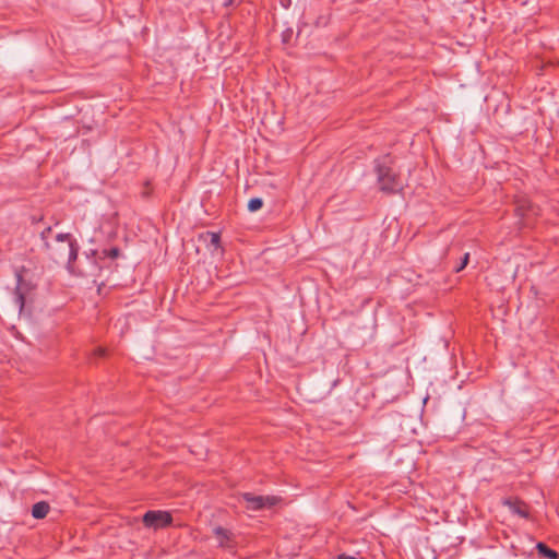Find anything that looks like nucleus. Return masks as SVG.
<instances>
[{
  "label": "nucleus",
  "mask_w": 559,
  "mask_h": 559,
  "mask_svg": "<svg viewBox=\"0 0 559 559\" xmlns=\"http://www.w3.org/2000/svg\"><path fill=\"white\" fill-rule=\"evenodd\" d=\"M502 504L508 507V509L513 514H516L522 519L530 518L528 506L524 501H522L518 498H506V499H503Z\"/></svg>",
  "instance_id": "nucleus-5"
},
{
  "label": "nucleus",
  "mask_w": 559,
  "mask_h": 559,
  "mask_svg": "<svg viewBox=\"0 0 559 559\" xmlns=\"http://www.w3.org/2000/svg\"><path fill=\"white\" fill-rule=\"evenodd\" d=\"M263 206V200L261 198H252L248 202V211L257 212L261 210Z\"/></svg>",
  "instance_id": "nucleus-11"
},
{
  "label": "nucleus",
  "mask_w": 559,
  "mask_h": 559,
  "mask_svg": "<svg viewBox=\"0 0 559 559\" xmlns=\"http://www.w3.org/2000/svg\"><path fill=\"white\" fill-rule=\"evenodd\" d=\"M49 510H50V506L48 502L39 501V502H36L32 507V515H33V518L40 520V519L46 518Z\"/></svg>",
  "instance_id": "nucleus-7"
},
{
  "label": "nucleus",
  "mask_w": 559,
  "mask_h": 559,
  "mask_svg": "<svg viewBox=\"0 0 559 559\" xmlns=\"http://www.w3.org/2000/svg\"><path fill=\"white\" fill-rule=\"evenodd\" d=\"M519 211H522L521 215H525L524 211H533V206L528 201H525L522 205L518 207Z\"/></svg>",
  "instance_id": "nucleus-14"
},
{
  "label": "nucleus",
  "mask_w": 559,
  "mask_h": 559,
  "mask_svg": "<svg viewBox=\"0 0 559 559\" xmlns=\"http://www.w3.org/2000/svg\"><path fill=\"white\" fill-rule=\"evenodd\" d=\"M374 170L380 190L385 193H397L403 190V182L392 167L389 155L376 159Z\"/></svg>",
  "instance_id": "nucleus-2"
},
{
  "label": "nucleus",
  "mask_w": 559,
  "mask_h": 559,
  "mask_svg": "<svg viewBox=\"0 0 559 559\" xmlns=\"http://www.w3.org/2000/svg\"><path fill=\"white\" fill-rule=\"evenodd\" d=\"M336 559H358V558L355 556H350L345 552H342L336 556Z\"/></svg>",
  "instance_id": "nucleus-15"
},
{
  "label": "nucleus",
  "mask_w": 559,
  "mask_h": 559,
  "mask_svg": "<svg viewBox=\"0 0 559 559\" xmlns=\"http://www.w3.org/2000/svg\"><path fill=\"white\" fill-rule=\"evenodd\" d=\"M214 534L215 536L219 539V544L223 546L225 544L226 540L229 539V532L222 527V526H217L214 528Z\"/></svg>",
  "instance_id": "nucleus-10"
},
{
  "label": "nucleus",
  "mask_w": 559,
  "mask_h": 559,
  "mask_svg": "<svg viewBox=\"0 0 559 559\" xmlns=\"http://www.w3.org/2000/svg\"><path fill=\"white\" fill-rule=\"evenodd\" d=\"M201 238L204 240V241H207V247L211 248L213 247L214 249H218L219 248V245H221V236L219 234L217 233H212V231H206L204 235L201 236Z\"/></svg>",
  "instance_id": "nucleus-9"
},
{
  "label": "nucleus",
  "mask_w": 559,
  "mask_h": 559,
  "mask_svg": "<svg viewBox=\"0 0 559 559\" xmlns=\"http://www.w3.org/2000/svg\"><path fill=\"white\" fill-rule=\"evenodd\" d=\"M143 524L153 530L165 528L173 523V516L168 511L151 510L144 513Z\"/></svg>",
  "instance_id": "nucleus-3"
},
{
  "label": "nucleus",
  "mask_w": 559,
  "mask_h": 559,
  "mask_svg": "<svg viewBox=\"0 0 559 559\" xmlns=\"http://www.w3.org/2000/svg\"><path fill=\"white\" fill-rule=\"evenodd\" d=\"M27 284L23 281L22 276L17 275V284L14 293V302L19 307L20 312L24 309L26 300Z\"/></svg>",
  "instance_id": "nucleus-6"
},
{
  "label": "nucleus",
  "mask_w": 559,
  "mask_h": 559,
  "mask_svg": "<svg viewBox=\"0 0 559 559\" xmlns=\"http://www.w3.org/2000/svg\"><path fill=\"white\" fill-rule=\"evenodd\" d=\"M280 3L283 8L288 9L292 1L290 0H280Z\"/></svg>",
  "instance_id": "nucleus-17"
},
{
  "label": "nucleus",
  "mask_w": 559,
  "mask_h": 559,
  "mask_svg": "<svg viewBox=\"0 0 559 559\" xmlns=\"http://www.w3.org/2000/svg\"><path fill=\"white\" fill-rule=\"evenodd\" d=\"M103 253L105 257H108L110 259H117L120 255V249L117 247H112L110 249L103 250Z\"/></svg>",
  "instance_id": "nucleus-12"
},
{
  "label": "nucleus",
  "mask_w": 559,
  "mask_h": 559,
  "mask_svg": "<svg viewBox=\"0 0 559 559\" xmlns=\"http://www.w3.org/2000/svg\"><path fill=\"white\" fill-rule=\"evenodd\" d=\"M39 239L41 252L53 262L71 265L76 260L79 246L71 234L52 236V228L48 226L39 233Z\"/></svg>",
  "instance_id": "nucleus-1"
},
{
  "label": "nucleus",
  "mask_w": 559,
  "mask_h": 559,
  "mask_svg": "<svg viewBox=\"0 0 559 559\" xmlns=\"http://www.w3.org/2000/svg\"><path fill=\"white\" fill-rule=\"evenodd\" d=\"M468 260H469V253H465L462 258V260L460 261V264L457 266H455V272H461L468 263Z\"/></svg>",
  "instance_id": "nucleus-13"
},
{
  "label": "nucleus",
  "mask_w": 559,
  "mask_h": 559,
  "mask_svg": "<svg viewBox=\"0 0 559 559\" xmlns=\"http://www.w3.org/2000/svg\"><path fill=\"white\" fill-rule=\"evenodd\" d=\"M94 354L98 357H104L106 355V350L105 348L98 347L97 349H95Z\"/></svg>",
  "instance_id": "nucleus-16"
},
{
  "label": "nucleus",
  "mask_w": 559,
  "mask_h": 559,
  "mask_svg": "<svg viewBox=\"0 0 559 559\" xmlns=\"http://www.w3.org/2000/svg\"><path fill=\"white\" fill-rule=\"evenodd\" d=\"M536 550L540 558H546V559H557L558 558V552L555 551L554 549L549 548L545 543H542V542L537 543Z\"/></svg>",
  "instance_id": "nucleus-8"
},
{
  "label": "nucleus",
  "mask_w": 559,
  "mask_h": 559,
  "mask_svg": "<svg viewBox=\"0 0 559 559\" xmlns=\"http://www.w3.org/2000/svg\"><path fill=\"white\" fill-rule=\"evenodd\" d=\"M242 498L247 502V509L252 511L271 508L275 506L280 500L274 496H254L249 492L243 493Z\"/></svg>",
  "instance_id": "nucleus-4"
}]
</instances>
